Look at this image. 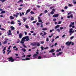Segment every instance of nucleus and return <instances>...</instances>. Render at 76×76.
Returning a JSON list of instances; mask_svg holds the SVG:
<instances>
[{"mask_svg":"<svg viewBox=\"0 0 76 76\" xmlns=\"http://www.w3.org/2000/svg\"><path fill=\"white\" fill-rule=\"evenodd\" d=\"M42 31H47V30H48V28H43L42 29Z\"/></svg>","mask_w":76,"mask_h":76,"instance_id":"15","label":"nucleus"},{"mask_svg":"<svg viewBox=\"0 0 76 76\" xmlns=\"http://www.w3.org/2000/svg\"><path fill=\"white\" fill-rule=\"evenodd\" d=\"M63 29V27H61L60 28V29L61 30L62 29Z\"/></svg>","mask_w":76,"mask_h":76,"instance_id":"61","label":"nucleus"},{"mask_svg":"<svg viewBox=\"0 0 76 76\" xmlns=\"http://www.w3.org/2000/svg\"><path fill=\"white\" fill-rule=\"evenodd\" d=\"M18 25H19L20 26V25H22V23H18Z\"/></svg>","mask_w":76,"mask_h":76,"instance_id":"55","label":"nucleus"},{"mask_svg":"<svg viewBox=\"0 0 76 76\" xmlns=\"http://www.w3.org/2000/svg\"><path fill=\"white\" fill-rule=\"evenodd\" d=\"M40 43L42 44H44V42L43 41L40 42Z\"/></svg>","mask_w":76,"mask_h":76,"instance_id":"52","label":"nucleus"},{"mask_svg":"<svg viewBox=\"0 0 76 76\" xmlns=\"http://www.w3.org/2000/svg\"><path fill=\"white\" fill-rule=\"evenodd\" d=\"M56 18H54V19L53 20V21H56Z\"/></svg>","mask_w":76,"mask_h":76,"instance_id":"64","label":"nucleus"},{"mask_svg":"<svg viewBox=\"0 0 76 76\" xmlns=\"http://www.w3.org/2000/svg\"><path fill=\"white\" fill-rule=\"evenodd\" d=\"M21 2V3H23V1L22 0H20L17 2V3H19Z\"/></svg>","mask_w":76,"mask_h":76,"instance_id":"12","label":"nucleus"},{"mask_svg":"<svg viewBox=\"0 0 76 76\" xmlns=\"http://www.w3.org/2000/svg\"><path fill=\"white\" fill-rule=\"evenodd\" d=\"M68 8V7L67 6H65V7L64 9H67V8Z\"/></svg>","mask_w":76,"mask_h":76,"instance_id":"50","label":"nucleus"},{"mask_svg":"<svg viewBox=\"0 0 76 76\" xmlns=\"http://www.w3.org/2000/svg\"><path fill=\"white\" fill-rule=\"evenodd\" d=\"M41 58H42L40 56H39L38 57V59H41Z\"/></svg>","mask_w":76,"mask_h":76,"instance_id":"27","label":"nucleus"},{"mask_svg":"<svg viewBox=\"0 0 76 76\" xmlns=\"http://www.w3.org/2000/svg\"><path fill=\"white\" fill-rule=\"evenodd\" d=\"M22 9H23L22 8H19L18 10H22Z\"/></svg>","mask_w":76,"mask_h":76,"instance_id":"48","label":"nucleus"},{"mask_svg":"<svg viewBox=\"0 0 76 76\" xmlns=\"http://www.w3.org/2000/svg\"><path fill=\"white\" fill-rule=\"evenodd\" d=\"M61 48L59 49L58 50H57L56 51V52H58L59 51H61Z\"/></svg>","mask_w":76,"mask_h":76,"instance_id":"14","label":"nucleus"},{"mask_svg":"<svg viewBox=\"0 0 76 76\" xmlns=\"http://www.w3.org/2000/svg\"><path fill=\"white\" fill-rule=\"evenodd\" d=\"M72 42L71 41V42L68 41L66 42V43L65 44L66 45H67L68 46H70V45H71V44H72Z\"/></svg>","mask_w":76,"mask_h":76,"instance_id":"3","label":"nucleus"},{"mask_svg":"<svg viewBox=\"0 0 76 76\" xmlns=\"http://www.w3.org/2000/svg\"><path fill=\"white\" fill-rule=\"evenodd\" d=\"M10 28L12 30H14V29H15V28L13 26H11Z\"/></svg>","mask_w":76,"mask_h":76,"instance_id":"17","label":"nucleus"},{"mask_svg":"<svg viewBox=\"0 0 76 76\" xmlns=\"http://www.w3.org/2000/svg\"><path fill=\"white\" fill-rule=\"evenodd\" d=\"M44 12H45V13H47V12H48V11L47 10H45Z\"/></svg>","mask_w":76,"mask_h":76,"instance_id":"33","label":"nucleus"},{"mask_svg":"<svg viewBox=\"0 0 76 76\" xmlns=\"http://www.w3.org/2000/svg\"><path fill=\"white\" fill-rule=\"evenodd\" d=\"M11 24H13V25H15V23L13 22V21H12L11 22Z\"/></svg>","mask_w":76,"mask_h":76,"instance_id":"29","label":"nucleus"},{"mask_svg":"<svg viewBox=\"0 0 76 76\" xmlns=\"http://www.w3.org/2000/svg\"><path fill=\"white\" fill-rule=\"evenodd\" d=\"M23 20L24 22H25V21H26V18H23Z\"/></svg>","mask_w":76,"mask_h":76,"instance_id":"34","label":"nucleus"},{"mask_svg":"<svg viewBox=\"0 0 76 76\" xmlns=\"http://www.w3.org/2000/svg\"><path fill=\"white\" fill-rule=\"evenodd\" d=\"M30 11H31V9H28V10H27L26 12V13L25 14L26 15L28 14V13H29V12Z\"/></svg>","mask_w":76,"mask_h":76,"instance_id":"9","label":"nucleus"},{"mask_svg":"<svg viewBox=\"0 0 76 76\" xmlns=\"http://www.w3.org/2000/svg\"><path fill=\"white\" fill-rule=\"evenodd\" d=\"M35 48H37V47H34L32 48V49H35Z\"/></svg>","mask_w":76,"mask_h":76,"instance_id":"46","label":"nucleus"},{"mask_svg":"<svg viewBox=\"0 0 76 76\" xmlns=\"http://www.w3.org/2000/svg\"><path fill=\"white\" fill-rule=\"evenodd\" d=\"M61 47L62 48V50H63V49L64 48V47L61 46Z\"/></svg>","mask_w":76,"mask_h":76,"instance_id":"45","label":"nucleus"},{"mask_svg":"<svg viewBox=\"0 0 76 76\" xmlns=\"http://www.w3.org/2000/svg\"><path fill=\"white\" fill-rule=\"evenodd\" d=\"M27 56L28 57H30L31 56V55H28Z\"/></svg>","mask_w":76,"mask_h":76,"instance_id":"53","label":"nucleus"},{"mask_svg":"<svg viewBox=\"0 0 76 76\" xmlns=\"http://www.w3.org/2000/svg\"><path fill=\"white\" fill-rule=\"evenodd\" d=\"M37 56H38V55H37V54L36 53L34 54V55L33 56V57H37Z\"/></svg>","mask_w":76,"mask_h":76,"instance_id":"13","label":"nucleus"},{"mask_svg":"<svg viewBox=\"0 0 76 76\" xmlns=\"http://www.w3.org/2000/svg\"><path fill=\"white\" fill-rule=\"evenodd\" d=\"M8 35H12V33H9L8 34Z\"/></svg>","mask_w":76,"mask_h":76,"instance_id":"42","label":"nucleus"},{"mask_svg":"<svg viewBox=\"0 0 76 76\" xmlns=\"http://www.w3.org/2000/svg\"><path fill=\"white\" fill-rule=\"evenodd\" d=\"M40 45H41V44H40L38 42H37V46H38V47H39V46H40Z\"/></svg>","mask_w":76,"mask_h":76,"instance_id":"22","label":"nucleus"},{"mask_svg":"<svg viewBox=\"0 0 76 76\" xmlns=\"http://www.w3.org/2000/svg\"><path fill=\"white\" fill-rule=\"evenodd\" d=\"M71 13H72V12H69L68 13L67 15H70V14H71Z\"/></svg>","mask_w":76,"mask_h":76,"instance_id":"60","label":"nucleus"},{"mask_svg":"<svg viewBox=\"0 0 76 76\" xmlns=\"http://www.w3.org/2000/svg\"><path fill=\"white\" fill-rule=\"evenodd\" d=\"M73 30V28H70L69 29V33H72V31Z\"/></svg>","mask_w":76,"mask_h":76,"instance_id":"16","label":"nucleus"},{"mask_svg":"<svg viewBox=\"0 0 76 76\" xmlns=\"http://www.w3.org/2000/svg\"><path fill=\"white\" fill-rule=\"evenodd\" d=\"M73 38H74V36H72L70 38L71 39H72Z\"/></svg>","mask_w":76,"mask_h":76,"instance_id":"43","label":"nucleus"},{"mask_svg":"<svg viewBox=\"0 0 76 76\" xmlns=\"http://www.w3.org/2000/svg\"><path fill=\"white\" fill-rule=\"evenodd\" d=\"M44 47L43 46H41V50H44Z\"/></svg>","mask_w":76,"mask_h":76,"instance_id":"30","label":"nucleus"},{"mask_svg":"<svg viewBox=\"0 0 76 76\" xmlns=\"http://www.w3.org/2000/svg\"><path fill=\"white\" fill-rule=\"evenodd\" d=\"M20 17H21L22 15V13L21 12H20Z\"/></svg>","mask_w":76,"mask_h":76,"instance_id":"47","label":"nucleus"},{"mask_svg":"<svg viewBox=\"0 0 76 76\" xmlns=\"http://www.w3.org/2000/svg\"><path fill=\"white\" fill-rule=\"evenodd\" d=\"M58 15H59L58 14H56L53 15V18H54L55 17L56 18H57V17H58L59 16Z\"/></svg>","mask_w":76,"mask_h":76,"instance_id":"7","label":"nucleus"},{"mask_svg":"<svg viewBox=\"0 0 76 76\" xmlns=\"http://www.w3.org/2000/svg\"><path fill=\"white\" fill-rule=\"evenodd\" d=\"M25 26L26 28H29V26L26 25Z\"/></svg>","mask_w":76,"mask_h":76,"instance_id":"38","label":"nucleus"},{"mask_svg":"<svg viewBox=\"0 0 76 76\" xmlns=\"http://www.w3.org/2000/svg\"><path fill=\"white\" fill-rule=\"evenodd\" d=\"M50 14L51 15H53V14H54V12H53V11L51 12H50Z\"/></svg>","mask_w":76,"mask_h":76,"instance_id":"35","label":"nucleus"},{"mask_svg":"<svg viewBox=\"0 0 76 76\" xmlns=\"http://www.w3.org/2000/svg\"><path fill=\"white\" fill-rule=\"evenodd\" d=\"M55 51V50L54 49H52L51 50L49 51V53H54Z\"/></svg>","mask_w":76,"mask_h":76,"instance_id":"10","label":"nucleus"},{"mask_svg":"<svg viewBox=\"0 0 76 76\" xmlns=\"http://www.w3.org/2000/svg\"><path fill=\"white\" fill-rule=\"evenodd\" d=\"M60 27V25H57L55 27V29H57L58 28Z\"/></svg>","mask_w":76,"mask_h":76,"instance_id":"11","label":"nucleus"},{"mask_svg":"<svg viewBox=\"0 0 76 76\" xmlns=\"http://www.w3.org/2000/svg\"><path fill=\"white\" fill-rule=\"evenodd\" d=\"M6 13V11H2L0 13V14H2V13Z\"/></svg>","mask_w":76,"mask_h":76,"instance_id":"23","label":"nucleus"},{"mask_svg":"<svg viewBox=\"0 0 76 76\" xmlns=\"http://www.w3.org/2000/svg\"><path fill=\"white\" fill-rule=\"evenodd\" d=\"M13 16H15L16 18H18V15H15V14H14Z\"/></svg>","mask_w":76,"mask_h":76,"instance_id":"49","label":"nucleus"},{"mask_svg":"<svg viewBox=\"0 0 76 76\" xmlns=\"http://www.w3.org/2000/svg\"><path fill=\"white\" fill-rule=\"evenodd\" d=\"M62 53H63V52H61L58 53L59 55L61 54H62Z\"/></svg>","mask_w":76,"mask_h":76,"instance_id":"41","label":"nucleus"},{"mask_svg":"<svg viewBox=\"0 0 76 76\" xmlns=\"http://www.w3.org/2000/svg\"><path fill=\"white\" fill-rule=\"evenodd\" d=\"M54 39H52V41H51L52 42H54Z\"/></svg>","mask_w":76,"mask_h":76,"instance_id":"63","label":"nucleus"},{"mask_svg":"<svg viewBox=\"0 0 76 76\" xmlns=\"http://www.w3.org/2000/svg\"><path fill=\"white\" fill-rule=\"evenodd\" d=\"M67 18L68 19H69L70 18H73V15L71 14L70 15V16L69 15H68L67 16Z\"/></svg>","mask_w":76,"mask_h":76,"instance_id":"8","label":"nucleus"},{"mask_svg":"<svg viewBox=\"0 0 76 76\" xmlns=\"http://www.w3.org/2000/svg\"><path fill=\"white\" fill-rule=\"evenodd\" d=\"M59 38V37L58 36H57L56 37L55 39H57V38Z\"/></svg>","mask_w":76,"mask_h":76,"instance_id":"58","label":"nucleus"},{"mask_svg":"<svg viewBox=\"0 0 76 76\" xmlns=\"http://www.w3.org/2000/svg\"><path fill=\"white\" fill-rule=\"evenodd\" d=\"M0 29H1V30H2V31H4L5 30V29L3 28H0Z\"/></svg>","mask_w":76,"mask_h":76,"instance_id":"28","label":"nucleus"},{"mask_svg":"<svg viewBox=\"0 0 76 76\" xmlns=\"http://www.w3.org/2000/svg\"><path fill=\"white\" fill-rule=\"evenodd\" d=\"M23 46L25 48H27V47L26 46L24 43H23Z\"/></svg>","mask_w":76,"mask_h":76,"instance_id":"20","label":"nucleus"},{"mask_svg":"<svg viewBox=\"0 0 76 76\" xmlns=\"http://www.w3.org/2000/svg\"><path fill=\"white\" fill-rule=\"evenodd\" d=\"M49 41V39H48V38H47V39H46V41L47 42H48Z\"/></svg>","mask_w":76,"mask_h":76,"instance_id":"39","label":"nucleus"},{"mask_svg":"<svg viewBox=\"0 0 76 76\" xmlns=\"http://www.w3.org/2000/svg\"><path fill=\"white\" fill-rule=\"evenodd\" d=\"M20 42V40L19 39H18V41L17 42V43H19Z\"/></svg>","mask_w":76,"mask_h":76,"instance_id":"37","label":"nucleus"},{"mask_svg":"<svg viewBox=\"0 0 76 76\" xmlns=\"http://www.w3.org/2000/svg\"><path fill=\"white\" fill-rule=\"evenodd\" d=\"M21 50H23V52H25V51H26V49H25V48H24L22 49Z\"/></svg>","mask_w":76,"mask_h":76,"instance_id":"21","label":"nucleus"},{"mask_svg":"<svg viewBox=\"0 0 76 76\" xmlns=\"http://www.w3.org/2000/svg\"><path fill=\"white\" fill-rule=\"evenodd\" d=\"M6 0H0V1H2V3H3V2L5 1Z\"/></svg>","mask_w":76,"mask_h":76,"instance_id":"36","label":"nucleus"},{"mask_svg":"<svg viewBox=\"0 0 76 76\" xmlns=\"http://www.w3.org/2000/svg\"><path fill=\"white\" fill-rule=\"evenodd\" d=\"M37 22V20H36L35 21H34L32 23H36V22Z\"/></svg>","mask_w":76,"mask_h":76,"instance_id":"40","label":"nucleus"},{"mask_svg":"<svg viewBox=\"0 0 76 76\" xmlns=\"http://www.w3.org/2000/svg\"><path fill=\"white\" fill-rule=\"evenodd\" d=\"M66 36V35L65 34H64L63 35V36H62V38H64V37H65Z\"/></svg>","mask_w":76,"mask_h":76,"instance_id":"62","label":"nucleus"},{"mask_svg":"<svg viewBox=\"0 0 76 76\" xmlns=\"http://www.w3.org/2000/svg\"><path fill=\"white\" fill-rule=\"evenodd\" d=\"M10 19H14V17L12 16H10Z\"/></svg>","mask_w":76,"mask_h":76,"instance_id":"19","label":"nucleus"},{"mask_svg":"<svg viewBox=\"0 0 76 76\" xmlns=\"http://www.w3.org/2000/svg\"><path fill=\"white\" fill-rule=\"evenodd\" d=\"M6 47H4V49L2 50V51H5V50H6Z\"/></svg>","mask_w":76,"mask_h":76,"instance_id":"26","label":"nucleus"},{"mask_svg":"<svg viewBox=\"0 0 76 76\" xmlns=\"http://www.w3.org/2000/svg\"><path fill=\"white\" fill-rule=\"evenodd\" d=\"M61 21H59V22L58 23V24H61Z\"/></svg>","mask_w":76,"mask_h":76,"instance_id":"54","label":"nucleus"},{"mask_svg":"<svg viewBox=\"0 0 76 76\" xmlns=\"http://www.w3.org/2000/svg\"><path fill=\"white\" fill-rule=\"evenodd\" d=\"M34 19V17H32L30 19V20H33Z\"/></svg>","mask_w":76,"mask_h":76,"instance_id":"25","label":"nucleus"},{"mask_svg":"<svg viewBox=\"0 0 76 76\" xmlns=\"http://www.w3.org/2000/svg\"><path fill=\"white\" fill-rule=\"evenodd\" d=\"M30 13L31 14H35V13H34V12L33 11H31L30 12Z\"/></svg>","mask_w":76,"mask_h":76,"instance_id":"31","label":"nucleus"},{"mask_svg":"<svg viewBox=\"0 0 76 76\" xmlns=\"http://www.w3.org/2000/svg\"><path fill=\"white\" fill-rule=\"evenodd\" d=\"M42 32H44V34H43L44 35H47V33L46 32H45L44 31H42Z\"/></svg>","mask_w":76,"mask_h":76,"instance_id":"24","label":"nucleus"},{"mask_svg":"<svg viewBox=\"0 0 76 76\" xmlns=\"http://www.w3.org/2000/svg\"><path fill=\"white\" fill-rule=\"evenodd\" d=\"M39 22H42V20H39L38 21Z\"/></svg>","mask_w":76,"mask_h":76,"instance_id":"57","label":"nucleus"},{"mask_svg":"<svg viewBox=\"0 0 76 76\" xmlns=\"http://www.w3.org/2000/svg\"><path fill=\"white\" fill-rule=\"evenodd\" d=\"M16 14L17 15H19V13L18 12H16Z\"/></svg>","mask_w":76,"mask_h":76,"instance_id":"59","label":"nucleus"},{"mask_svg":"<svg viewBox=\"0 0 76 76\" xmlns=\"http://www.w3.org/2000/svg\"><path fill=\"white\" fill-rule=\"evenodd\" d=\"M37 42H34L33 43H31V45H32V46H34H34H36L37 45Z\"/></svg>","mask_w":76,"mask_h":76,"instance_id":"4","label":"nucleus"},{"mask_svg":"<svg viewBox=\"0 0 76 76\" xmlns=\"http://www.w3.org/2000/svg\"><path fill=\"white\" fill-rule=\"evenodd\" d=\"M33 36H35V35H36V33H34L33 34Z\"/></svg>","mask_w":76,"mask_h":76,"instance_id":"56","label":"nucleus"},{"mask_svg":"<svg viewBox=\"0 0 76 76\" xmlns=\"http://www.w3.org/2000/svg\"><path fill=\"white\" fill-rule=\"evenodd\" d=\"M56 31H57L58 32H60V29L58 28L56 30Z\"/></svg>","mask_w":76,"mask_h":76,"instance_id":"18","label":"nucleus"},{"mask_svg":"<svg viewBox=\"0 0 76 76\" xmlns=\"http://www.w3.org/2000/svg\"><path fill=\"white\" fill-rule=\"evenodd\" d=\"M30 60V58H26V60Z\"/></svg>","mask_w":76,"mask_h":76,"instance_id":"44","label":"nucleus"},{"mask_svg":"<svg viewBox=\"0 0 76 76\" xmlns=\"http://www.w3.org/2000/svg\"><path fill=\"white\" fill-rule=\"evenodd\" d=\"M7 42V41H4V42H3V44H6Z\"/></svg>","mask_w":76,"mask_h":76,"instance_id":"32","label":"nucleus"},{"mask_svg":"<svg viewBox=\"0 0 76 76\" xmlns=\"http://www.w3.org/2000/svg\"><path fill=\"white\" fill-rule=\"evenodd\" d=\"M75 24V22H71V24L69 26V27H70V28H72V25H73Z\"/></svg>","mask_w":76,"mask_h":76,"instance_id":"6","label":"nucleus"},{"mask_svg":"<svg viewBox=\"0 0 76 76\" xmlns=\"http://www.w3.org/2000/svg\"><path fill=\"white\" fill-rule=\"evenodd\" d=\"M25 39H26V41H28L29 40V39H29V37L27 36L23 37L22 39L21 40L20 42V43L21 44H24V42L25 41Z\"/></svg>","mask_w":76,"mask_h":76,"instance_id":"1","label":"nucleus"},{"mask_svg":"<svg viewBox=\"0 0 76 76\" xmlns=\"http://www.w3.org/2000/svg\"><path fill=\"white\" fill-rule=\"evenodd\" d=\"M24 34H25V35H27V32L26 31H24Z\"/></svg>","mask_w":76,"mask_h":76,"instance_id":"51","label":"nucleus"},{"mask_svg":"<svg viewBox=\"0 0 76 76\" xmlns=\"http://www.w3.org/2000/svg\"><path fill=\"white\" fill-rule=\"evenodd\" d=\"M19 38H20V39H21L22 38V33H20L19 34V35H18Z\"/></svg>","mask_w":76,"mask_h":76,"instance_id":"5","label":"nucleus"},{"mask_svg":"<svg viewBox=\"0 0 76 76\" xmlns=\"http://www.w3.org/2000/svg\"><path fill=\"white\" fill-rule=\"evenodd\" d=\"M8 60H9V61H11V62H13L15 61V60L12 57H10L9 58H7Z\"/></svg>","mask_w":76,"mask_h":76,"instance_id":"2","label":"nucleus"}]
</instances>
